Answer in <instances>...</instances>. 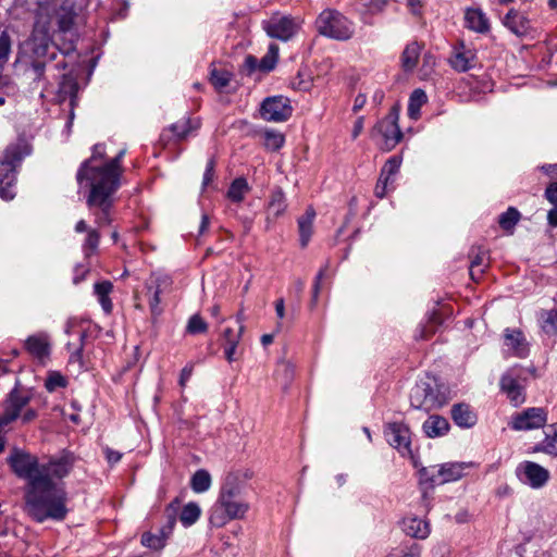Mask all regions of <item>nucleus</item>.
<instances>
[{
	"label": "nucleus",
	"mask_w": 557,
	"mask_h": 557,
	"mask_svg": "<svg viewBox=\"0 0 557 557\" xmlns=\"http://www.w3.org/2000/svg\"><path fill=\"white\" fill-rule=\"evenodd\" d=\"M12 471L26 481L24 512L38 523L62 521L67 515V494L62 480L70 474L75 456L63 453L40 461L37 456L14 450L8 458Z\"/></svg>",
	"instance_id": "obj_1"
},
{
	"label": "nucleus",
	"mask_w": 557,
	"mask_h": 557,
	"mask_svg": "<svg viewBox=\"0 0 557 557\" xmlns=\"http://www.w3.org/2000/svg\"><path fill=\"white\" fill-rule=\"evenodd\" d=\"M124 154L125 150L123 149L110 161L101 162L104 147L95 145L91 157L85 160L77 171L78 184L83 186L85 183L89 187L86 203L98 227L112 222L114 194L120 187L123 173L121 160Z\"/></svg>",
	"instance_id": "obj_2"
},
{
	"label": "nucleus",
	"mask_w": 557,
	"mask_h": 557,
	"mask_svg": "<svg viewBox=\"0 0 557 557\" xmlns=\"http://www.w3.org/2000/svg\"><path fill=\"white\" fill-rule=\"evenodd\" d=\"M447 403L445 386L435 377L419 380L410 392V405L414 409L432 410Z\"/></svg>",
	"instance_id": "obj_3"
},
{
	"label": "nucleus",
	"mask_w": 557,
	"mask_h": 557,
	"mask_svg": "<svg viewBox=\"0 0 557 557\" xmlns=\"http://www.w3.org/2000/svg\"><path fill=\"white\" fill-rule=\"evenodd\" d=\"M315 25L319 34L335 40H348L355 34V23L333 9L323 10Z\"/></svg>",
	"instance_id": "obj_4"
},
{
	"label": "nucleus",
	"mask_w": 557,
	"mask_h": 557,
	"mask_svg": "<svg viewBox=\"0 0 557 557\" xmlns=\"http://www.w3.org/2000/svg\"><path fill=\"white\" fill-rule=\"evenodd\" d=\"M535 376V369L512 367L500 379V389L513 406H520L525 400V386L528 379Z\"/></svg>",
	"instance_id": "obj_5"
},
{
	"label": "nucleus",
	"mask_w": 557,
	"mask_h": 557,
	"mask_svg": "<svg viewBox=\"0 0 557 557\" xmlns=\"http://www.w3.org/2000/svg\"><path fill=\"white\" fill-rule=\"evenodd\" d=\"M250 505L245 499H218L210 512V523L224 527L231 520L244 519Z\"/></svg>",
	"instance_id": "obj_6"
},
{
	"label": "nucleus",
	"mask_w": 557,
	"mask_h": 557,
	"mask_svg": "<svg viewBox=\"0 0 557 557\" xmlns=\"http://www.w3.org/2000/svg\"><path fill=\"white\" fill-rule=\"evenodd\" d=\"M178 508L180 500L177 498H175L166 506L164 511L166 517V523L160 529L159 533L153 534L151 532H145L141 535L140 542L145 547H148L153 550H160L165 546L166 541L172 534L173 529L176 524Z\"/></svg>",
	"instance_id": "obj_7"
},
{
	"label": "nucleus",
	"mask_w": 557,
	"mask_h": 557,
	"mask_svg": "<svg viewBox=\"0 0 557 557\" xmlns=\"http://www.w3.org/2000/svg\"><path fill=\"white\" fill-rule=\"evenodd\" d=\"M372 136L381 137L380 144L385 151L396 147L403 138V133L398 126V112L395 109L376 123L372 129Z\"/></svg>",
	"instance_id": "obj_8"
},
{
	"label": "nucleus",
	"mask_w": 557,
	"mask_h": 557,
	"mask_svg": "<svg viewBox=\"0 0 557 557\" xmlns=\"http://www.w3.org/2000/svg\"><path fill=\"white\" fill-rule=\"evenodd\" d=\"M299 22L289 15L272 14L262 22V28L271 38L282 41L289 40L299 29Z\"/></svg>",
	"instance_id": "obj_9"
},
{
	"label": "nucleus",
	"mask_w": 557,
	"mask_h": 557,
	"mask_svg": "<svg viewBox=\"0 0 557 557\" xmlns=\"http://www.w3.org/2000/svg\"><path fill=\"white\" fill-rule=\"evenodd\" d=\"M293 113L289 100L283 96L269 97L263 100L260 114L263 120L269 122L287 121Z\"/></svg>",
	"instance_id": "obj_10"
},
{
	"label": "nucleus",
	"mask_w": 557,
	"mask_h": 557,
	"mask_svg": "<svg viewBox=\"0 0 557 557\" xmlns=\"http://www.w3.org/2000/svg\"><path fill=\"white\" fill-rule=\"evenodd\" d=\"M547 422V412L543 408L532 407L515 414L509 423L515 431H530L543 428Z\"/></svg>",
	"instance_id": "obj_11"
},
{
	"label": "nucleus",
	"mask_w": 557,
	"mask_h": 557,
	"mask_svg": "<svg viewBox=\"0 0 557 557\" xmlns=\"http://www.w3.org/2000/svg\"><path fill=\"white\" fill-rule=\"evenodd\" d=\"M516 473L522 483L532 488H541L549 479L548 470L533 461L521 462L517 467Z\"/></svg>",
	"instance_id": "obj_12"
},
{
	"label": "nucleus",
	"mask_w": 557,
	"mask_h": 557,
	"mask_svg": "<svg viewBox=\"0 0 557 557\" xmlns=\"http://www.w3.org/2000/svg\"><path fill=\"white\" fill-rule=\"evenodd\" d=\"M384 435L391 446L399 450L403 455L411 454L410 431L404 423H387L384 429Z\"/></svg>",
	"instance_id": "obj_13"
},
{
	"label": "nucleus",
	"mask_w": 557,
	"mask_h": 557,
	"mask_svg": "<svg viewBox=\"0 0 557 557\" xmlns=\"http://www.w3.org/2000/svg\"><path fill=\"white\" fill-rule=\"evenodd\" d=\"M449 65L457 72H468L476 66V51L463 42L454 46L448 59Z\"/></svg>",
	"instance_id": "obj_14"
},
{
	"label": "nucleus",
	"mask_w": 557,
	"mask_h": 557,
	"mask_svg": "<svg viewBox=\"0 0 557 557\" xmlns=\"http://www.w3.org/2000/svg\"><path fill=\"white\" fill-rule=\"evenodd\" d=\"M169 284L170 280L165 275L153 276L147 284L146 295L148 298L150 312L153 317H158L162 312L160 307V295L164 292Z\"/></svg>",
	"instance_id": "obj_15"
},
{
	"label": "nucleus",
	"mask_w": 557,
	"mask_h": 557,
	"mask_svg": "<svg viewBox=\"0 0 557 557\" xmlns=\"http://www.w3.org/2000/svg\"><path fill=\"white\" fill-rule=\"evenodd\" d=\"M29 397L22 394L17 389H13L7 400V406L2 416H0V424L8 425L14 421L22 409L28 404Z\"/></svg>",
	"instance_id": "obj_16"
},
{
	"label": "nucleus",
	"mask_w": 557,
	"mask_h": 557,
	"mask_svg": "<svg viewBox=\"0 0 557 557\" xmlns=\"http://www.w3.org/2000/svg\"><path fill=\"white\" fill-rule=\"evenodd\" d=\"M16 174L12 161L5 160L0 168V197L12 200L15 197Z\"/></svg>",
	"instance_id": "obj_17"
},
{
	"label": "nucleus",
	"mask_w": 557,
	"mask_h": 557,
	"mask_svg": "<svg viewBox=\"0 0 557 557\" xmlns=\"http://www.w3.org/2000/svg\"><path fill=\"white\" fill-rule=\"evenodd\" d=\"M503 24L516 36L524 37L531 32V21L524 13L510 9L503 20Z\"/></svg>",
	"instance_id": "obj_18"
},
{
	"label": "nucleus",
	"mask_w": 557,
	"mask_h": 557,
	"mask_svg": "<svg viewBox=\"0 0 557 557\" xmlns=\"http://www.w3.org/2000/svg\"><path fill=\"white\" fill-rule=\"evenodd\" d=\"M504 345L507 351H510L513 356L519 358H524L529 352L525 337L519 330L506 329L504 335Z\"/></svg>",
	"instance_id": "obj_19"
},
{
	"label": "nucleus",
	"mask_w": 557,
	"mask_h": 557,
	"mask_svg": "<svg viewBox=\"0 0 557 557\" xmlns=\"http://www.w3.org/2000/svg\"><path fill=\"white\" fill-rule=\"evenodd\" d=\"M450 413L455 424L462 429H470L478 421V416L473 408L465 403L455 404L451 407Z\"/></svg>",
	"instance_id": "obj_20"
},
{
	"label": "nucleus",
	"mask_w": 557,
	"mask_h": 557,
	"mask_svg": "<svg viewBox=\"0 0 557 557\" xmlns=\"http://www.w3.org/2000/svg\"><path fill=\"white\" fill-rule=\"evenodd\" d=\"M27 351L38 360L42 361L50 354L49 337L45 333L29 336L25 342Z\"/></svg>",
	"instance_id": "obj_21"
},
{
	"label": "nucleus",
	"mask_w": 557,
	"mask_h": 557,
	"mask_svg": "<svg viewBox=\"0 0 557 557\" xmlns=\"http://www.w3.org/2000/svg\"><path fill=\"white\" fill-rule=\"evenodd\" d=\"M76 10L74 0H62L55 10V18L59 29L61 32L70 30L74 24Z\"/></svg>",
	"instance_id": "obj_22"
},
{
	"label": "nucleus",
	"mask_w": 557,
	"mask_h": 557,
	"mask_svg": "<svg viewBox=\"0 0 557 557\" xmlns=\"http://www.w3.org/2000/svg\"><path fill=\"white\" fill-rule=\"evenodd\" d=\"M403 524L407 535L419 540L426 539L431 531L429 522L418 517H408L404 519Z\"/></svg>",
	"instance_id": "obj_23"
},
{
	"label": "nucleus",
	"mask_w": 557,
	"mask_h": 557,
	"mask_svg": "<svg viewBox=\"0 0 557 557\" xmlns=\"http://www.w3.org/2000/svg\"><path fill=\"white\" fill-rule=\"evenodd\" d=\"M315 211L312 207H308L304 215L298 218V232L301 247H306L313 234V222Z\"/></svg>",
	"instance_id": "obj_24"
},
{
	"label": "nucleus",
	"mask_w": 557,
	"mask_h": 557,
	"mask_svg": "<svg viewBox=\"0 0 557 557\" xmlns=\"http://www.w3.org/2000/svg\"><path fill=\"white\" fill-rule=\"evenodd\" d=\"M287 208L286 199L281 189H276L271 194V198L267 208V223L268 227L280 215H282Z\"/></svg>",
	"instance_id": "obj_25"
},
{
	"label": "nucleus",
	"mask_w": 557,
	"mask_h": 557,
	"mask_svg": "<svg viewBox=\"0 0 557 557\" xmlns=\"http://www.w3.org/2000/svg\"><path fill=\"white\" fill-rule=\"evenodd\" d=\"M465 25L476 33H486L490 29L488 18L479 9H468L466 11Z\"/></svg>",
	"instance_id": "obj_26"
},
{
	"label": "nucleus",
	"mask_w": 557,
	"mask_h": 557,
	"mask_svg": "<svg viewBox=\"0 0 557 557\" xmlns=\"http://www.w3.org/2000/svg\"><path fill=\"white\" fill-rule=\"evenodd\" d=\"M425 435L430 438L440 437L449 431L448 421L441 416H430L422 425Z\"/></svg>",
	"instance_id": "obj_27"
},
{
	"label": "nucleus",
	"mask_w": 557,
	"mask_h": 557,
	"mask_svg": "<svg viewBox=\"0 0 557 557\" xmlns=\"http://www.w3.org/2000/svg\"><path fill=\"white\" fill-rule=\"evenodd\" d=\"M544 433L545 438L534 447V451L557 457V423L547 425Z\"/></svg>",
	"instance_id": "obj_28"
},
{
	"label": "nucleus",
	"mask_w": 557,
	"mask_h": 557,
	"mask_svg": "<svg viewBox=\"0 0 557 557\" xmlns=\"http://www.w3.org/2000/svg\"><path fill=\"white\" fill-rule=\"evenodd\" d=\"M49 45L50 37L48 30L35 28L29 40L33 53L38 58L46 55Z\"/></svg>",
	"instance_id": "obj_29"
},
{
	"label": "nucleus",
	"mask_w": 557,
	"mask_h": 557,
	"mask_svg": "<svg viewBox=\"0 0 557 557\" xmlns=\"http://www.w3.org/2000/svg\"><path fill=\"white\" fill-rule=\"evenodd\" d=\"M244 332V325H239L238 332H234L232 329H225L223 332L224 338V354L225 358L228 362H233L235 360V352L237 345L240 341L242 334Z\"/></svg>",
	"instance_id": "obj_30"
},
{
	"label": "nucleus",
	"mask_w": 557,
	"mask_h": 557,
	"mask_svg": "<svg viewBox=\"0 0 557 557\" xmlns=\"http://www.w3.org/2000/svg\"><path fill=\"white\" fill-rule=\"evenodd\" d=\"M421 53V46L417 41H412L406 46L401 53V66L406 72L412 71L417 64Z\"/></svg>",
	"instance_id": "obj_31"
},
{
	"label": "nucleus",
	"mask_w": 557,
	"mask_h": 557,
	"mask_svg": "<svg viewBox=\"0 0 557 557\" xmlns=\"http://www.w3.org/2000/svg\"><path fill=\"white\" fill-rule=\"evenodd\" d=\"M470 467V463L466 462H446L441 465L442 474L444 479L440 481H444L445 483L457 481L461 479L465 474L466 469Z\"/></svg>",
	"instance_id": "obj_32"
},
{
	"label": "nucleus",
	"mask_w": 557,
	"mask_h": 557,
	"mask_svg": "<svg viewBox=\"0 0 557 557\" xmlns=\"http://www.w3.org/2000/svg\"><path fill=\"white\" fill-rule=\"evenodd\" d=\"M242 485L234 474H228L221 488L218 499H244L242 496Z\"/></svg>",
	"instance_id": "obj_33"
},
{
	"label": "nucleus",
	"mask_w": 557,
	"mask_h": 557,
	"mask_svg": "<svg viewBox=\"0 0 557 557\" xmlns=\"http://www.w3.org/2000/svg\"><path fill=\"white\" fill-rule=\"evenodd\" d=\"M181 523L185 527H191L195 524L201 515V508L195 502L186 504L184 507H180L177 511Z\"/></svg>",
	"instance_id": "obj_34"
},
{
	"label": "nucleus",
	"mask_w": 557,
	"mask_h": 557,
	"mask_svg": "<svg viewBox=\"0 0 557 557\" xmlns=\"http://www.w3.org/2000/svg\"><path fill=\"white\" fill-rule=\"evenodd\" d=\"M113 289V285L109 281L96 283L94 286L95 294L104 312L110 313L112 311V301L109 297Z\"/></svg>",
	"instance_id": "obj_35"
},
{
	"label": "nucleus",
	"mask_w": 557,
	"mask_h": 557,
	"mask_svg": "<svg viewBox=\"0 0 557 557\" xmlns=\"http://www.w3.org/2000/svg\"><path fill=\"white\" fill-rule=\"evenodd\" d=\"M419 479L421 484H430L431 486L444 484V481H440L444 479L441 465L422 468L419 471Z\"/></svg>",
	"instance_id": "obj_36"
},
{
	"label": "nucleus",
	"mask_w": 557,
	"mask_h": 557,
	"mask_svg": "<svg viewBox=\"0 0 557 557\" xmlns=\"http://www.w3.org/2000/svg\"><path fill=\"white\" fill-rule=\"evenodd\" d=\"M426 100V94L422 89H414L409 98L408 115L411 119L417 120L420 114V109Z\"/></svg>",
	"instance_id": "obj_37"
},
{
	"label": "nucleus",
	"mask_w": 557,
	"mask_h": 557,
	"mask_svg": "<svg viewBox=\"0 0 557 557\" xmlns=\"http://www.w3.org/2000/svg\"><path fill=\"white\" fill-rule=\"evenodd\" d=\"M190 486L195 493L207 492L211 486V475L205 470H197L191 476Z\"/></svg>",
	"instance_id": "obj_38"
},
{
	"label": "nucleus",
	"mask_w": 557,
	"mask_h": 557,
	"mask_svg": "<svg viewBox=\"0 0 557 557\" xmlns=\"http://www.w3.org/2000/svg\"><path fill=\"white\" fill-rule=\"evenodd\" d=\"M249 187L245 178H236L230 186L227 197L234 202H240L248 193Z\"/></svg>",
	"instance_id": "obj_39"
},
{
	"label": "nucleus",
	"mask_w": 557,
	"mask_h": 557,
	"mask_svg": "<svg viewBox=\"0 0 557 557\" xmlns=\"http://www.w3.org/2000/svg\"><path fill=\"white\" fill-rule=\"evenodd\" d=\"M278 59V47L275 44L269 46L268 52L259 61V70L262 72L272 71Z\"/></svg>",
	"instance_id": "obj_40"
},
{
	"label": "nucleus",
	"mask_w": 557,
	"mask_h": 557,
	"mask_svg": "<svg viewBox=\"0 0 557 557\" xmlns=\"http://www.w3.org/2000/svg\"><path fill=\"white\" fill-rule=\"evenodd\" d=\"M519 220L520 212L516 208L510 207L499 215L498 223L504 231L511 233Z\"/></svg>",
	"instance_id": "obj_41"
},
{
	"label": "nucleus",
	"mask_w": 557,
	"mask_h": 557,
	"mask_svg": "<svg viewBox=\"0 0 557 557\" xmlns=\"http://www.w3.org/2000/svg\"><path fill=\"white\" fill-rule=\"evenodd\" d=\"M100 237L101 235L97 227L88 228L86 238L82 245L83 251L86 256H90L97 251Z\"/></svg>",
	"instance_id": "obj_42"
},
{
	"label": "nucleus",
	"mask_w": 557,
	"mask_h": 557,
	"mask_svg": "<svg viewBox=\"0 0 557 557\" xmlns=\"http://www.w3.org/2000/svg\"><path fill=\"white\" fill-rule=\"evenodd\" d=\"M263 139H264L265 148L271 151L278 150L280 148H282V146L285 143L284 135L277 131H273V129H267L263 133Z\"/></svg>",
	"instance_id": "obj_43"
},
{
	"label": "nucleus",
	"mask_w": 557,
	"mask_h": 557,
	"mask_svg": "<svg viewBox=\"0 0 557 557\" xmlns=\"http://www.w3.org/2000/svg\"><path fill=\"white\" fill-rule=\"evenodd\" d=\"M199 126L198 122L193 124L190 120H182L171 125L170 131L174 134V136L181 140L186 138L191 129L197 128Z\"/></svg>",
	"instance_id": "obj_44"
},
{
	"label": "nucleus",
	"mask_w": 557,
	"mask_h": 557,
	"mask_svg": "<svg viewBox=\"0 0 557 557\" xmlns=\"http://www.w3.org/2000/svg\"><path fill=\"white\" fill-rule=\"evenodd\" d=\"M231 77L232 74L227 71L212 70L210 82L218 90H222L230 84Z\"/></svg>",
	"instance_id": "obj_45"
},
{
	"label": "nucleus",
	"mask_w": 557,
	"mask_h": 557,
	"mask_svg": "<svg viewBox=\"0 0 557 557\" xmlns=\"http://www.w3.org/2000/svg\"><path fill=\"white\" fill-rule=\"evenodd\" d=\"M208 330L207 322L199 315L193 314L186 325V332L189 334H200L206 333Z\"/></svg>",
	"instance_id": "obj_46"
},
{
	"label": "nucleus",
	"mask_w": 557,
	"mask_h": 557,
	"mask_svg": "<svg viewBox=\"0 0 557 557\" xmlns=\"http://www.w3.org/2000/svg\"><path fill=\"white\" fill-rule=\"evenodd\" d=\"M85 338V332H79V339L83 342ZM83 343L75 348L70 356L69 363L72 367H75L78 371L85 369L84 360H83Z\"/></svg>",
	"instance_id": "obj_47"
},
{
	"label": "nucleus",
	"mask_w": 557,
	"mask_h": 557,
	"mask_svg": "<svg viewBox=\"0 0 557 557\" xmlns=\"http://www.w3.org/2000/svg\"><path fill=\"white\" fill-rule=\"evenodd\" d=\"M66 386V379L59 372H50L46 379L45 387L49 392H54L60 387Z\"/></svg>",
	"instance_id": "obj_48"
},
{
	"label": "nucleus",
	"mask_w": 557,
	"mask_h": 557,
	"mask_svg": "<svg viewBox=\"0 0 557 557\" xmlns=\"http://www.w3.org/2000/svg\"><path fill=\"white\" fill-rule=\"evenodd\" d=\"M11 52V38L7 32L0 34V64L8 61Z\"/></svg>",
	"instance_id": "obj_49"
},
{
	"label": "nucleus",
	"mask_w": 557,
	"mask_h": 557,
	"mask_svg": "<svg viewBox=\"0 0 557 557\" xmlns=\"http://www.w3.org/2000/svg\"><path fill=\"white\" fill-rule=\"evenodd\" d=\"M401 160L398 157L389 158L385 162L381 175L391 180V177L398 172Z\"/></svg>",
	"instance_id": "obj_50"
},
{
	"label": "nucleus",
	"mask_w": 557,
	"mask_h": 557,
	"mask_svg": "<svg viewBox=\"0 0 557 557\" xmlns=\"http://www.w3.org/2000/svg\"><path fill=\"white\" fill-rule=\"evenodd\" d=\"M471 258H472V260H471L470 265H474V269H476V267H484V268L488 267V258H487V252L485 250L478 249V251L475 253L472 250Z\"/></svg>",
	"instance_id": "obj_51"
},
{
	"label": "nucleus",
	"mask_w": 557,
	"mask_h": 557,
	"mask_svg": "<svg viewBox=\"0 0 557 557\" xmlns=\"http://www.w3.org/2000/svg\"><path fill=\"white\" fill-rule=\"evenodd\" d=\"M277 377L283 376L284 377V384L285 386L292 381L294 376V367L293 364L288 362H282L278 366V369L276 371Z\"/></svg>",
	"instance_id": "obj_52"
},
{
	"label": "nucleus",
	"mask_w": 557,
	"mask_h": 557,
	"mask_svg": "<svg viewBox=\"0 0 557 557\" xmlns=\"http://www.w3.org/2000/svg\"><path fill=\"white\" fill-rule=\"evenodd\" d=\"M27 72L34 81L40 79L45 72V63L40 61H35L30 64Z\"/></svg>",
	"instance_id": "obj_53"
},
{
	"label": "nucleus",
	"mask_w": 557,
	"mask_h": 557,
	"mask_svg": "<svg viewBox=\"0 0 557 557\" xmlns=\"http://www.w3.org/2000/svg\"><path fill=\"white\" fill-rule=\"evenodd\" d=\"M214 168H215V160L213 158H211L207 162L206 171L203 174V180H202L203 187H207L213 181Z\"/></svg>",
	"instance_id": "obj_54"
},
{
	"label": "nucleus",
	"mask_w": 557,
	"mask_h": 557,
	"mask_svg": "<svg viewBox=\"0 0 557 557\" xmlns=\"http://www.w3.org/2000/svg\"><path fill=\"white\" fill-rule=\"evenodd\" d=\"M389 0H370L367 9L371 14H379L384 11Z\"/></svg>",
	"instance_id": "obj_55"
},
{
	"label": "nucleus",
	"mask_w": 557,
	"mask_h": 557,
	"mask_svg": "<svg viewBox=\"0 0 557 557\" xmlns=\"http://www.w3.org/2000/svg\"><path fill=\"white\" fill-rule=\"evenodd\" d=\"M389 178L387 177H384V176H380L377 183H376V186H375V189H374V193H375V196L379 197V198H383L385 195H386V191H387V185L389 183Z\"/></svg>",
	"instance_id": "obj_56"
},
{
	"label": "nucleus",
	"mask_w": 557,
	"mask_h": 557,
	"mask_svg": "<svg viewBox=\"0 0 557 557\" xmlns=\"http://www.w3.org/2000/svg\"><path fill=\"white\" fill-rule=\"evenodd\" d=\"M244 67L248 74H251L257 69H259V60L256 57L249 54L245 58Z\"/></svg>",
	"instance_id": "obj_57"
},
{
	"label": "nucleus",
	"mask_w": 557,
	"mask_h": 557,
	"mask_svg": "<svg viewBox=\"0 0 557 557\" xmlns=\"http://www.w3.org/2000/svg\"><path fill=\"white\" fill-rule=\"evenodd\" d=\"M545 197L550 203L557 206V182L550 183L547 186L545 190Z\"/></svg>",
	"instance_id": "obj_58"
},
{
	"label": "nucleus",
	"mask_w": 557,
	"mask_h": 557,
	"mask_svg": "<svg viewBox=\"0 0 557 557\" xmlns=\"http://www.w3.org/2000/svg\"><path fill=\"white\" fill-rule=\"evenodd\" d=\"M62 91L69 92L72 97L75 96L77 91V83L73 81L72 78L65 77L62 83Z\"/></svg>",
	"instance_id": "obj_59"
},
{
	"label": "nucleus",
	"mask_w": 557,
	"mask_h": 557,
	"mask_svg": "<svg viewBox=\"0 0 557 557\" xmlns=\"http://www.w3.org/2000/svg\"><path fill=\"white\" fill-rule=\"evenodd\" d=\"M326 271H327V264L325 267H323L317 274L315 278H314V284H313V298L317 299L318 297V294H319V290H320V286H321V281L322 278L324 277V275L326 274Z\"/></svg>",
	"instance_id": "obj_60"
},
{
	"label": "nucleus",
	"mask_w": 557,
	"mask_h": 557,
	"mask_svg": "<svg viewBox=\"0 0 557 557\" xmlns=\"http://www.w3.org/2000/svg\"><path fill=\"white\" fill-rule=\"evenodd\" d=\"M104 454H106V458L108 460L109 463L111 465H114L116 462H119L122 458V454L116 451V450H113L109 447H106L104 448Z\"/></svg>",
	"instance_id": "obj_61"
},
{
	"label": "nucleus",
	"mask_w": 557,
	"mask_h": 557,
	"mask_svg": "<svg viewBox=\"0 0 557 557\" xmlns=\"http://www.w3.org/2000/svg\"><path fill=\"white\" fill-rule=\"evenodd\" d=\"M193 364H187L183 368L180 376V385L184 387L193 374Z\"/></svg>",
	"instance_id": "obj_62"
},
{
	"label": "nucleus",
	"mask_w": 557,
	"mask_h": 557,
	"mask_svg": "<svg viewBox=\"0 0 557 557\" xmlns=\"http://www.w3.org/2000/svg\"><path fill=\"white\" fill-rule=\"evenodd\" d=\"M366 102H367V97H366V95H363V94H358V95L356 96V98H355L352 110H354L355 112H358L359 110H361V109L364 107Z\"/></svg>",
	"instance_id": "obj_63"
},
{
	"label": "nucleus",
	"mask_w": 557,
	"mask_h": 557,
	"mask_svg": "<svg viewBox=\"0 0 557 557\" xmlns=\"http://www.w3.org/2000/svg\"><path fill=\"white\" fill-rule=\"evenodd\" d=\"M547 221L549 225L557 226V206L548 211Z\"/></svg>",
	"instance_id": "obj_64"
}]
</instances>
